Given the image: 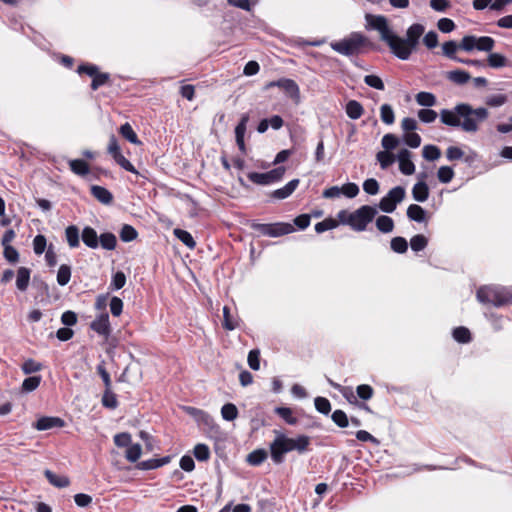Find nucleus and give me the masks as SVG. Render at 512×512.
Returning <instances> with one entry per match:
<instances>
[{
    "label": "nucleus",
    "mask_w": 512,
    "mask_h": 512,
    "mask_svg": "<svg viewBox=\"0 0 512 512\" xmlns=\"http://www.w3.org/2000/svg\"><path fill=\"white\" fill-rule=\"evenodd\" d=\"M126 284V275L122 271H117L113 277L110 284V288L114 290H119L123 288Z\"/></svg>",
    "instance_id": "nucleus-62"
},
{
    "label": "nucleus",
    "mask_w": 512,
    "mask_h": 512,
    "mask_svg": "<svg viewBox=\"0 0 512 512\" xmlns=\"http://www.w3.org/2000/svg\"><path fill=\"white\" fill-rule=\"evenodd\" d=\"M44 475L48 482L58 488H65L70 485V479L67 476L57 475L51 470H45Z\"/></svg>",
    "instance_id": "nucleus-19"
},
{
    "label": "nucleus",
    "mask_w": 512,
    "mask_h": 512,
    "mask_svg": "<svg viewBox=\"0 0 512 512\" xmlns=\"http://www.w3.org/2000/svg\"><path fill=\"white\" fill-rule=\"evenodd\" d=\"M341 222L339 221V219H334L332 217H328L326 219H324L323 221L321 222H318L316 225H315V231L317 233H323L327 230H331V229H334L336 227H338V225L340 224Z\"/></svg>",
    "instance_id": "nucleus-40"
},
{
    "label": "nucleus",
    "mask_w": 512,
    "mask_h": 512,
    "mask_svg": "<svg viewBox=\"0 0 512 512\" xmlns=\"http://www.w3.org/2000/svg\"><path fill=\"white\" fill-rule=\"evenodd\" d=\"M487 65L495 69L505 66L511 67V63L508 62L507 58L499 53H490L487 58Z\"/></svg>",
    "instance_id": "nucleus-24"
},
{
    "label": "nucleus",
    "mask_w": 512,
    "mask_h": 512,
    "mask_svg": "<svg viewBox=\"0 0 512 512\" xmlns=\"http://www.w3.org/2000/svg\"><path fill=\"white\" fill-rule=\"evenodd\" d=\"M399 169L404 175H412L415 172V165L411 161V152L402 149L398 153Z\"/></svg>",
    "instance_id": "nucleus-13"
},
{
    "label": "nucleus",
    "mask_w": 512,
    "mask_h": 512,
    "mask_svg": "<svg viewBox=\"0 0 512 512\" xmlns=\"http://www.w3.org/2000/svg\"><path fill=\"white\" fill-rule=\"evenodd\" d=\"M91 195L100 203L110 205L113 202V194L105 187L93 185L90 189Z\"/></svg>",
    "instance_id": "nucleus-16"
},
{
    "label": "nucleus",
    "mask_w": 512,
    "mask_h": 512,
    "mask_svg": "<svg viewBox=\"0 0 512 512\" xmlns=\"http://www.w3.org/2000/svg\"><path fill=\"white\" fill-rule=\"evenodd\" d=\"M286 172L284 166H279L265 173L250 172L248 173V179L257 185H270L279 182Z\"/></svg>",
    "instance_id": "nucleus-7"
},
{
    "label": "nucleus",
    "mask_w": 512,
    "mask_h": 512,
    "mask_svg": "<svg viewBox=\"0 0 512 512\" xmlns=\"http://www.w3.org/2000/svg\"><path fill=\"white\" fill-rule=\"evenodd\" d=\"M380 118L386 125H392L395 122V114L391 105L387 103L381 105Z\"/></svg>",
    "instance_id": "nucleus-36"
},
{
    "label": "nucleus",
    "mask_w": 512,
    "mask_h": 512,
    "mask_svg": "<svg viewBox=\"0 0 512 512\" xmlns=\"http://www.w3.org/2000/svg\"><path fill=\"white\" fill-rule=\"evenodd\" d=\"M119 234H120V239L123 242H131L138 237L137 230L129 224H124L122 226Z\"/></svg>",
    "instance_id": "nucleus-42"
},
{
    "label": "nucleus",
    "mask_w": 512,
    "mask_h": 512,
    "mask_svg": "<svg viewBox=\"0 0 512 512\" xmlns=\"http://www.w3.org/2000/svg\"><path fill=\"white\" fill-rule=\"evenodd\" d=\"M364 83L372 88H375L377 90H384L385 85L382 79L374 74L366 75L364 77Z\"/></svg>",
    "instance_id": "nucleus-59"
},
{
    "label": "nucleus",
    "mask_w": 512,
    "mask_h": 512,
    "mask_svg": "<svg viewBox=\"0 0 512 512\" xmlns=\"http://www.w3.org/2000/svg\"><path fill=\"white\" fill-rule=\"evenodd\" d=\"M477 299L481 303L501 305L502 302L498 301L497 293L489 287H480L476 293Z\"/></svg>",
    "instance_id": "nucleus-15"
},
{
    "label": "nucleus",
    "mask_w": 512,
    "mask_h": 512,
    "mask_svg": "<svg viewBox=\"0 0 512 512\" xmlns=\"http://www.w3.org/2000/svg\"><path fill=\"white\" fill-rule=\"evenodd\" d=\"M495 46V40L489 36L476 37L475 49L484 52H491Z\"/></svg>",
    "instance_id": "nucleus-30"
},
{
    "label": "nucleus",
    "mask_w": 512,
    "mask_h": 512,
    "mask_svg": "<svg viewBox=\"0 0 512 512\" xmlns=\"http://www.w3.org/2000/svg\"><path fill=\"white\" fill-rule=\"evenodd\" d=\"M174 235L176 236L177 239H179L188 248H190V249L195 248L196 242H195L194 238L192 237V235L188 231L180 229V228H176L174 230Z\"/></svg>",
    "instance_id": "nucleus-35"
},
{
    "label": "nucleus",
    "mask_w": 512,
    "mask_h": 512,
    "mask_svg": "<svg viewBox=\"0 0 512 512\" xmlns=\"http://www.w3.org/2000/svg\"><path fill=\"white\" fill-rule=\"evenodd\" d=\"M98 375L102 378L104 382L105 389L109 390L111 388V378L110 374L105 367V361H101L96 367Z\"/></svg>",
    "instance_id": "nucleus-60"
},
{
    "label": "nucleus",
    "mask_w": 512,
    "mask_h": 512,
    "mask_svg": "<svg viewBox=\"0 0 512 512\" xmlns=\"http://www.w3.org/2000/svg\"><path fill=\"white\" fill-rule=\"evenodd\" d=\"M275 413L280 416L287 424L295 425L297 418L293 415V411L289 407H277Z\"/></svg>",
    "instance_id": "nucleus-41"
},
{
    "label": "nucleus",
    "mask_w": 512,
    "mask_h": 512,
    "mask_svg": "<svg viewBox=\"0 0 512 512\" xmlns=\"http://www.w3.org/2000/svg\"><path fill=\"white\" fill-rule=\"evenodd\" d=\"M268 457V453L265 449H256L253 450L247 456V462L253 466H259L262 464Z\"/></svg>",
    "instance_id": "nucleus-29"
},
{
    "label": "nucleus",
    "mask_w": 512,
    "mask_h": 512,
    "mask_svg": "<svg viewBox=\"0 0 512 512\" xmlns=\"http://www.w3.org/2000/svg\"><path fill=\"white\" fill-rule=\"evenodd\" d=\"M222 326L224 329L232 331L238 327V322L230 314V308L228 306L223 307V321Z\"/></svg>",
    "instance_id": "nucleus-46"
},
{
    "label": "nucleus",
    "mask_w": 512,
    "mask_h": 512,
    "mask_svg": "<svg viewBox=\"0 0 512 512\" xmlns=\"http://www.w3.org/2000/svg\"><path fill=\"white\" fill-rule=\"evenodd\" d=\"M46 245H47V240L44 235L39 234V235L35 236V238L33 240V249H34L35 254L41 255L45 251Z\"/></svg>",
    "instance_id": "nucleus-64"
},
{
    "label": "nucleus",
    "mask_w": 512,
    "mask_h": 512,
    "mask_svg": "<svg viewBox=\"0 0 512 512\" xmlns=\"http://www.w3.org/2000/svg\"><path fill=\"white\" fill-rule=\"evenodd\" d=\"M381 143H382V146L387 151H389V150H393L397 147V145L399 144V139L394 134L388 133L383 136Z\"/></svg>",
    "instance_id": "nucleus-63"
},
{
    "label": "nucleus",
    "mask_w": 512,
    "mask_h": 512,
    "mask_svg": "<svg viewBox=\"0 0 512 512\" xmlns=\"http://www.w3.org/2000/svg\"><path fill=\"white\" fill-rule=\"evenodd\" d=\"M90 328L97 334L108 337L111 333L108 313L104 312L98 316L94 321L91 322Z\"/></svg>",
    "instance_id": "nucleus-12"
},
{
    "label": "nucleus",
    "mask_w": 512,
    "mask_h": 512,
    "mask_svg": "<svg viewBox=\"0 0 512 512\" xmlns=\"http://www.w3.org/2000/svg\"><path fill=\"white\" fill-rule=\"evenodd\" d=\"M489 116L486 108L473 109L471 105L461 103L454 110L443 109L440 112L441 122L452 127H461L468 133H475L479 129V122L485 121Z\"/></svg>",
    "instance_id": "nucleus-2"
},
{
    "label": "nucleus",
    "mask_w": 512,
    "mask_h": 512,
    "mask_svg": "<svg viewBox=\"0 0 512 512\" xmlns=\"http://www.w3.org/2000/svg\"><path fill=\"white\" fill-rule=\"evenodd\" d=\"M377 214L375 207L370 205H363L353 212L347 210H340L337 217L341 224L349 225L351 229L357 232L366 230L369 223L373 221Z\"/></svg>",
    "instance_id": "nucleus-4"
},
{
    "label": "nucleus",
    "mask_w": 512,
    "mask_h": 512,
    "mask_svg": "<svg viewBox=\"0 0 512 512\" xmlns=\"http://www.w3.org/2000/svg\"><path fill=\"white\" fill-rule=\"evenodd\" d=\"M81 238H82L83 243L87 247L92 248V249H95L98 247L99 237L94 228H92L90 226L84 227V229L82 230Z\"/></svg>",
    "instance_id": "nucleus-17"
},
{
    "label": "nucleus",
    "mask_w": 512,
    "mask_h": 512,
    "mask_svg": "<svg viewBox=\"0 0 512 512\" xmlns=\"http://www.w3.org/2000/svg\"><path fill=\"white\" fill-rule=\"evenodd\" d=\"M412 196L418 202H424L429 197V187L424 181L417 182L412 189Z\"/></svg>",
    "instance_id": "nucleus-23"
},
{
    "label": "nucleus",
    "mask_w": 512,
    "mask_h": 512,
    "mask_svg": "<svg viewBox=\"0 0 512 512\" xmlns=\"http://www.w3.org/2000/svg\"><path fill=\"white\" fill-rule=\"evenodd\" d=\"M447 78L459 85L467 83L470 79V74L463 70H453L448 72Z\"/></svg>",
    "instance_id": "nucleus-39"
},
{
    "label": "nucleus",
    "mask_w": 512,
    "mask_h": 512,
    "mask_svg": "<svg viewBox=\"0 0 512 512\" xmlns=\"http://www.w3.org/2000/svg\"><path fill=\"white\" fill-rule=\"evenodd\" d=\"M41 383V376H30L24 379L22 383V390L24 392H32L39 387Z\"/></svg>",
    "instance_id": "nucleus-55"
},
{
    "label": "nucleus",
    "mask_w": 512,
    "mask_h": 512,
    "mask_svg": "<svg viewBox=\"0 0 512 512\" xmlns=\"http://www.w3.org/2000/svg\"><path fill=\"white\" fill-rule=\"evenodd\" d=\"M272 87H278L284 91L287 97H289L294 103L300 102V89L298 84L289 78H281L276 81H270L266 84L265 89Z\"/></svg>",
    "instance_id": "nucleus-10"
},
{
    "label": "nucleus",
    "mask_w": 512,
    "mask_h": 512,
    "mask_svg": "<svg viewBox=\"0 0 512 512\" xmlns=\"http://www.w3.org/2000/svg\"><path fill=\"white\" fill-rule=\"evenodd\" d=\"M170 462V457H162L141 461L137 464V468L140 470H152L162 467Z\"/></svg>",
    "instance_id": "nucleus-20"
},
{
    "label": "nucleus",
    "mask_w": 512,
    "mask_h": 512,
    "mask_svg": "<svg viewBox=\"0 0 512 512\" xmlns=\"http://www.w3.org/2000/svg\"><path fill=\"white\" fill-rule=\"evenodd\" d=\"M299 183V179H293L289 181L284 187L271 192L270 197L278 200L286 199L297 189Z\"/></svg>",
    "instance_id": "nucleus-14"
},
{
    "label": "nucleus",
    "mask_w": 512,
    "mask_h": 512,
    "mask_svg": "<svg viewBox=\"0 0 512 512\" xmlns=\"http://www.w3.org/2000/svg\"><path fill=\"white\" fill-rule=\"evenodd\" d=\"M407 216L412 221L424 222L426 220V211L420 205L411 204L407 208Z\"/></svg>",
    "instance_id": "nucleus-25"
},
{
    "label": "nucleus",
    "mask_w": 512,
    "mask_h": 512,
    "mask_svg": "<svg viewBox=\"0 0 512 512\" xmlns=\"http://www.w3.org/2000/svg\"><path fill=\"white\" fill-rule=\"evenodd\" d=\"M416 101L421 106L432 107L436 104V97L430 92L422 91L416 95Z\"/></svg>",
    "instance_id": "nucleus-44"
},
{
    "label": "nucleus",
    "mask_w": 512,
    "mask_h": 512,
    "mask_svg": "<svg viewBox=\"0 0 512 512\" xmlns=\"http://www.w3.org/2000/svg\"><path fill=\"white\" fill-rule=\"evenodd\" d=\"M99 243L103 249L114 250L117 246V238L113 233L105 232L99 236L98 244Z\"/></svg>",
    "instance_id": "nucleus-28"
},
{
    "label": "nucleus",
    "mask_w": 512,
    "mask_h": 512,
    "mask_svg": "<svg viewBox=\"0 0 512 512\" xmlns=\"http://www.w3.org/2000/svg\"><path fill=\"white\" fill-rule=\"evenodd\" d=\"M331 419L340 428H346L349 425V418L341 409L335 410L331 415Z\"/></svg>",
    "instance_id": "nucleus-49"
},
{
    "label": "nucleus",
    "mask_w": 512,
    "mask_h": 512,
    "mask_svg": "<svg viewBox=\"0 0 512 512\" xmlns=\"http://www.w3.org/2000/svg\"><path fill=\"white\" fill-rule=\"evenodd\" d=\"M377 160L380 163L381 168L386 169L393 164L395 157L389 151H380L376 155Z\"/></svg>",
    "instance_id": "nucleus-57"
},
{
    "label": "nucleus",
    "mask_w": 512,
    "mask_h": 512,
    "mask_svg": "<svg viewBox=\"0 0 512 512\" xmlns=\"http://www.w3.org/2000/svg\"><path fill=\"white\" fill-rule=\"evenodd\" d=\"M452 335L458 343L466 344L472 340L470 330L464 326L455 328Z\"/></svg>",
    "instance_id": "nucleus-33"
},
{
    "label": "nucleus",
    "mask_w": 512,
    "mask_h": 512,
    "mask_svg": "<svg viewBox=\"0 0 512 512\" xmlns=\"http://www.w3.org/2000/svg\"><path fill=\"white\" fill-rule=\"evenodd\" d=\"M346 114L350 119L357 120L364 114L362 104L356 100H350L346 104Z\"/></svg>",
    "instance_id": "nucleus-22"
},
{
    "label": "nucleus",
    "mask_w": 512,
    "mask_h": 512,
    "mask_svg": "<svg viewBox=\"0 0 512 512\" xmlns=\"http://www.w3.org/2000/svg\"><path fill=\"white\" fill-rule=\"evenodd\" d=\"M460 49L459 43L453 40L446 41L442 44V53L451 60H456V52Z\"/></svg>",
    "instance_id": "nucleus-34"
},
{
    "label": "nucleus",
    "mask_w": 512,
    "mask_h": 512,
    "mask_svg": "<svg viewBox=\"0 0 512 512\" xmlns=\"http://www.w3.org/2000/svg\"><path fill=\"white\" fill-rule=\"evenodd\" d=\"M31 270L27 267H19L16 275V287L24 292L27 290L30 282Z\"/></svg>",
    "instance_id": "nucleus-18"
},
{
    "label": "nucleus",
    "mask_w": 512,
    "mask_h": 512,
    "mask_svg": "<svg viewBox=\"0 0 512 512\" xmlns=\"http://www.w3.org/2000/svg\"><path fill=\"white\" fill-rule=\"evenodd\" d=\"M330 384L337 389L341 395L350 403V404H357L358 399L357 396L354 394L353 388L350 386H342L340 384L334 383L330 381Z\"/></svg>",
    "instance_id": "nucleus-27"
},
{
    "label": "nucleus",
    "mask_w": 512,
    "mask_h": 512,
    "mask_svg": "<svg viewBox=\"0 0 512 512\" xmlns=\"http://www.w3.org/2000/svg\"><path fill=\"white\" fill-rule=\"evenodd\" d=\"M193 454H194V457L198 461H202V462L208 461L211 456L209 447L203 443H199V444L195 445Z\"/></svg>",
    "instance_id": "nucleus-43"
},
{
    "label": "nucleus",
    "mask_w": 512,
    "mask_h": 512,
    "mask_svg": "<svg viewBox=\"0 0 512 512\" xmlns=\"http://www.w3.org/2000/svg\"><path fill=\"white\" fill-rule=\"evenodd\" d=\"M141 452L142 449L140 444H131L126 450L125 457L128 461L134 463L140 458Z\"/></svg>",
    "instance_id": "nucleus-61"
},
{
    "label": "nucleus",
    "mask_w": 512,
    "mask_h": 512,
    "mask_svg": "<svg viewBox=\"0 0 512 512\" xmlns=\"http://www.w3.org/2000/svg\"><path fill=\"white\" fill-rule=\"evenodd\" d=\"M369 44V40L363 34L354 32L349 37L344 38L338 42L331 44V47L336 52L351 56L358 54L361 49Z\"/></svg>",
    "instance_id": "nucleus-5"
},
{
    "label": "nucleus",
    "mask_w": 512,
    "mask_h": 512,
    "mask_svg": "<svg viewBox=\"0 0 512 512\" xmlns=\"http://www.w3.org/2000/svg\"><path fill=\"white\" fill-rule=\"evenodd\" d=\"M437 177L441 183H449L454 178V170L450 166H441L437 171Z\"/></svg>",
    "instance_id": "nucleus-53"
},
{
    "label": "nucleus",
    "mask_w": 512,
    "mask_h": 512,
    "mask_svg": "<svg viewBox=\"0 0 512 512\" xmlns=\"http://www.w3.org/2000/svg\"><path fill=\"white\" fill-rule=\"evenodd\" d=\"M107 152L109 155H111L114 161L124 170L131 172L133 174H138V171L136 170L134 165L122 154L118 140L116 136L113 134L109 138Z\"/></svg>",
    "instance_id": "nucleus-8"
},
{
    "label": "nucleus",
    "mask_w": 512,
    "mask_h": 512,
    "mask_svg": "<svg viewBox=\"0 0 512 512\" xmlns=\"http://www.w3.org/2000/svg\"><path fill=\"white\" fill-rule=\"evenodd\" d=\"M110 81V74L106 72H98L95 74L94 78L91 81L90 87L93 91L98 90L100 87L108 84Z\"/></svg>",
    "instance_id": "nucleus-37"
},
{
    "label": "nucleus",
    "mask_w": 512,
    "mask_h": 512,
    "mask_svg": "<svg viewBox=\"0 0 512 512\" xmlns=\"http://www.w3.org/2000/svg\"><path fill=\"white\" fill-rule=\"evenodd\" d=\"M221 415L226 421H233L238 417V409L233 403H226L221 408Z\"/></svg>",
    "instance_id": "nucleus-48"
},
{
    "label": "nucleus",
    "mask_w": 512,
    "mask_h": 512,
    "mask_svg": "<svg viewBox=\"0 0 512 512\" xmlns=\"http://www.w3.org/2000/svg\"><path fill=\"white\" fill-rule=\"evenodd\" d=\"M405 197V189L402 186L392 188L379 202V209L386 213L395 211L397 204Z\"/></svg>",
    "instance_id": "nucleus-9"
},
{
    "label": "nucleus",
    "mask_w": 512,
    "mask_h": 512,
    "mask_svg": "<svg viewBox=\"0 0 512 512\" xmlns=\"http://www.w3.org/2000/svg\"><path fill=\"white\" fill-rule=\"evenodd\" d=\"M392 251L398 254H404L408 250V242L404 237L396 236L390 241Z\"/></svg>",
    "instance_id": "nucleus-38"
},
{
    "label": "nucleus",
    "mask_w": 512,
    "mask_h": 512,
    "mask_svg": "<svg viewBox=\"0 0 512 512\" xmlns=\"http://www.w3.org/2000/svg\"><path fill=\"white\" fill-rule=\"evenodd\" d=\"M98 70H99V67L97 65L89 63V62L82 63L77 67V73L79 75H87V76L91 77L92 79L94 78V76L98 72Z\"/></svg>",
    "instance_id": "nucleus-52"
},
{
    "label": "nucleus",
    "mask_w": 512,
    "mask_h": 512,
    "mask_svg": "<svg viewBox=\"0 0 512 512\" xmlns=\"http://www.w3.org/2000/svg\"><path fill=\"white\" fill-rule=\"evenodd\" d=\"M102 404L104 407L115 409L118 406V401L115 393L112 392L111 388L109 390L105 389Z\"/></svg>",
    "instance_id": "nucleus-56"
},
{
    "label": "nucleus",
    "mask_w": 512,
    "mask_h": 512,
    "mask_svg": "<svg viewBox=\"0 0 512 512\" xmlns=\"http://www.w3.org/2000/svg\"><path fill=\"white\" fill-rule=\"evenodd\" d=\"M376 227L382 233H390L394 229V221L389 216L381 215L376 219Z\"/></svg>",
    "instance_id": "nucleus-31"
},
{
    "label": "nucleus",
    "mask_w": 512,
    "mask_h": 512,
    "mask_svg": "<svg viewBox=\"0 0 512 512\" xmlns=\"http://www.w3.org/2000/svg\"><path fill=\"white\" fill-rule=\"evenodd\" d=\"M251 228L262 235L270 236V237H279L283 235L290 234L294 232V226L290 223H272V224H262V223H252Z\"/></svg>",
    "instance_id": "nucleus-6"
},
{
    "label": "nucleus",
    "mask_w": 512,
    "mask_h": 512,
    "mask_svg": "<svg viewBox=\"0 0 512 512\" xmlns=\"http://www.w3.org/2000/svg\"><path fill=\"white\" fill-rule=\"evenodd\" d=\"M369 25L380 33L381 40L386 42L391 52L401 60H408L417 49L419 40L425 32L424 25L412 24L406 31V38L392 32L384 16H368Z\"/></svg>",
    "instance_id": "nucleus-1"
},
{
    "label": "nucleus",
    "mask_w": 512,
    "mask_h": 512,
    "mask_svg": "<svg viewBox=\"0 0 512 512\" xmlns=\"http://www.w3.org/2000/svg\"><path fill=\"white\" fill-rule=\"evenodd\" d=\"M356 396L364 401L370 400L374 395V389L368 384H361L356 387Z\"/></svg>",
    "instance_id": "nucleus-54"
},
{
    "label": "nucleus",
    "mask_w": 512,
    "mask_h": 512,
    "mask_svg": "<svg viewBox=\"0 0 512 512\" xmlns=\"http://www.w3.org/2000/svg\"><path fill=\"white\" fill-rule=\"evenodd\" d=\"M119 133L125 139H127L132 144H140V140L138 139L137 134L133 130L132 126L126 122L125 124L120 126Z\"/></svg>",
    "instance_id": "nucleus-32"
},
{
    "label": "nucleus",
    "mask_w": 512,
    "mask_h": 512,
    "mask_svg": "<svg viewBox=\"0 0 512 512\" xmlns=\"http://www.w3.org/2000/svg\"><path fill=\"white\" fill-rule=\"evenodd\" d=\"M248 121H249V114H247V113L242 114L239 123L235 127V138L236 139L244 138Z\"/></svg>",
    "instance_id": "nucleus-58"
},
{
    "label": "nucleus",
    "mask_w": 512,
    "mask_h": 512,
    "mask_svg": "<svg viewBox=\"0 0 512 512\" xmlns=\"http://www.w3.org/2000/svg\"><path fill=\"white\" fill-rule=\"evenodd\" d=\"M428 245V239L422 234L414 235L410 239V246L414 252H420L424 250Z\"/></svg>",
    "instance_id": "nucleus-45"
},
{
    "label": "nucleus",
    "mask_w": 512,
    "mask_h": 512,
    "mask_svg": "<svg viewBox=\"0 0 512 512\" xmlns=\"http://www.w3.org/2000/svg\"><path fill=\"white\" fill-rule=\"evenodd\" d=\"M65 236L70 248H77L80 245L79 229L75 225H70L65 229Z\"/></svg>",
    "instance_id": "nucleus-26"
},
{
    "label": "nucleus",
    "mask_w": 512,
    "mask_h": 512,
    "mask_svg": "<svg viewBox=\"0 0 512 512\" xmlns=\"http://www.w3.org/2000/svg\"><path fill=\"white\" fill-rule=\"evenodd\" d=\"M423 157L428 161H435L440 158L441 150L435 145H425L422 150Z\"/></svg>",
    "instance_id": "nucleus-50"
},
{
    "label": "nucleus",
    "mask_w": 512,
    "mask_h": 512,
    "mask_svg": "<svg viewBox=\"0 0 512 512\" xmlns=\"http://www.w3.org/2000/svg\"><path fill=\"white\" fill-rule=\"evenodd\" d=\"M314 405H315L316 410L321 414L328 415L331 411V403L325 397H321V396L316 397L314 399Z\"/></svg>",
    "instance_id": "nucleus-51"
},
{
    "label": "nucleus",
    "mask_w": 512,
    "mask_h": 512,
    "mask_svg": "<svg viewBox=\"0 0 512 512\" xmlns=\"http://www.w3.org/2000/svg\"><path fill=\"white\" fill-rule=\"evenodd\" d=\"M310 446V437L298 435L296 438H289L284 434L278 435L270 443V455L275 464H281L285 460V454L297 451L299 454L306 452Z\"/></svg>",
    "instance_id": "nucleus-3"
},
{
    "label": "nucleus",
    "mask_w": 512,
    "mask_h": 512,
    "mask_svg": "<svg viewBox=\"0 0 512 512\" xmlns=\"http://www.w3.org/2000/svg\"><path fill=\"white\" fill-rule=\"evenodd\" d=\"M71 278V267L67 264H62L57 272V282L61 286L69 283Z\"/></svg>",
    "instance_id": "nucleus-47"
},
{
    "label": "nucleus",
    "mask_w": 512,
    "mask_h": 512,
    "mask_svg": "<svg viewBox=\"0 0 512 512\" xmlns=\"http://www.w3.org/2000/svg\"><path fill=\"white\" fill-rule=\"evenodd\" d=\"M64 425L65 421L60 417L43 416L33 424V427L38 431H45L52 428H62Z\"/></svg>",
    "instance_id": "nucleus-11"
},
{
    "label": "nucleus",
    "mask_w": 512,
    "mask_h": 512,
    "mask_svg": "<svg viewBox=\"0 0 512 512\" xmlns=\"http://www.w3.org/2000/svg\"><path fill=\"white\" fill-rule=\"evenodd\" d=\"M70 170L81 177L86 176L90 172L89 164L83 159H73L69 161Z\"/></svg>",
    "instance_id": "nucleus-21"
}]
</instances>
